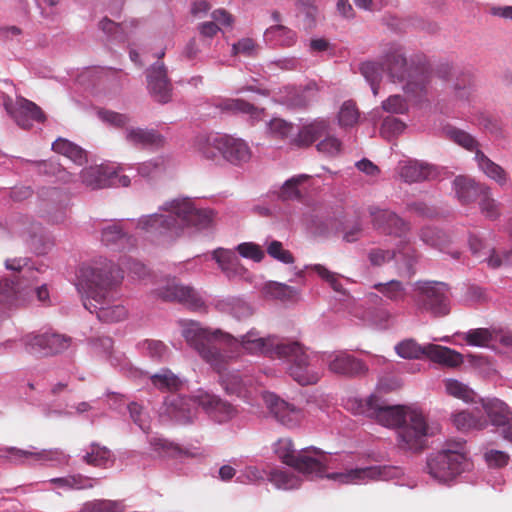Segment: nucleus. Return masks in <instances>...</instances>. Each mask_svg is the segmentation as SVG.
Returning a JSON list of instances; mask_svg holds the SVG:
<instances>
[{"label": "nucleus", "mask_w": 512, "mask_h": 512, "mask_svg": "<svg viewBox=\"0 0 512 512\" xmlns=\"http://www.w3.org/2000/svg\"><path fill=\"white\" fill-rule=\"evenodd\" d=\"M275 454L283 463L295 468L310 479L327 478L339 484H360L369 480H389L396 477L398 469L392 466H369L345 468L343 471L326 473L334 469V459L316 447H308L296 452L290 439H279L274 444Z\"/></svg>", "instance_id": "obj_1"}, {"label": "nucleus", "mask_w": 512, "mask_h": 512, "mask_svg": "<svg viewBox=\"0 0 512 512\" xmlns=\"http://www.w3.org/2000/svg\"><path fill=\"white\" fill-rule=\"evenodd\" d=\"M182 336L198 352L201 358L220 375V383L227 394L240 395L243 380L238 371H229L230 361L235 357L234 348L242 345V337L236 338L220 330L210 331L196 321H181Z\"/></svg>", "instance_id": "obj_2"}, {"label": "nucleus", "mask_w": 512, "mask_h": 512, "mask_svg": "<svg viewBox=\"0 0 512 512\" xmlns=\"http://www.w3.org/2000/svg\"><path fill=\"white\" fill-rule=\"evenodd\" d=\"M122 279V271L111 261L81 267L76 289L84 308L95 313L99 321L116 323L127 317V309L121 304H112L110 296Z\"/></svg>", "instance_id": "obj_3"}, {"label": "nucleus", "mask_w": 512, "mask_h": 512, "mask_svg": "<svg viewBox=\"0 0 512 512\" xmlns=\"http://www.w3.org/2000/svg\"><path fill=\"white\" fill-rule=\"evenodd\" d=\"M242 345L249 353L260 352L283 361L288 375L301 386L315 385L322 376L318 357L309 354L298 341L276 336L261 337L252 329L242 337Z\"/></svg>", "instance_id": "obj_4"}, {"label": "nucleus", "mask_w": 512, "mask_h": 512, "mask_svg": "<svg viewBox=\"0 0 512 512\" xmlns=\"http://www.w3.org/2000/svg\"><path fill=\"white\" fill-rule=\"evenodd\" d=\"M160 210L167 214L144 215L136 227L153 237L179 235L186 227L206 228L212 221V212L195 206L190 198H176L164 203Z\"/></svg>", "instance_id": "obj_5"}, {"label": "nucleus", "mask_w": 512, "mask_h": 512, "mask_svg": "<svg viewBox=\"0 0 512 512\" xmlns=\"http://www.w3.org/2000/svg\"><path fill=\"white\" fill-rule=\"evenodd\" d=\"M10 271L0 279V325L8 316V310L24 302L35 294L40 302L49 300V291L45 284L38 285L41 267H36L28 258H13L5 261Z\"/></svg>", "instance_id": "obj_6"}, {"label": "nucleus", "mask_w": 512, "mask_h": 512, "mask_svg": "<svg viewBox=\"0 0 512 512\" xmlns=\"http://www.w3.org/2000/svg\"><path fill=\"white\" fill-rule=\"evenodd\" d=\"M385 72L394 83H402L406 93L420 96L427 92L431 74L427 64L420 59L408 61L404 48L392 43L382 56Z\"/></svg>", "instance_id": "obj_7"}, {"label": "nucleus", "mask_w": 512, "mask_h": 512, "mask_svg": "<svg viewBox=\"0 0 512 512\" xmlns=\"http://www.w3.org/2000/svg\"><path fill=\"white\" fill-rule=\"evenodd\" d=\"M194 146L207 160H225L236 166L247 163L252 156L251 149L244 140L225 134H199L195 137Z\"/></svg>", "instance_id": "obj_8"}, {"label": "nucleus", "mask_w": 512, "mask_h": 512, "mask_svg": "<svg viewBox=\"0 0 512 512\" xmlns=\"http://www.w3.org/2000/svg\"><path fill=\"white\" fill-rule=\"evenodd\" d=\"M414 301L417 309L433 317H445L450 313L449 287L439 281H417Z\"/></svg>", "instance_id": "obj_9"}, {"label": "nucleus", "mask_w": 512, "mask_h": 512, "mask_svg": "<svg viewBox=\"0 0 512 512\" xmlns=\"http://www.w3.org/2000/svg\"><path fill=\"white\" fill-rule=\"evenodd\" d=\"M433 434L422 413L408 411V419L397 430L398 446L402 450L419 453L427 447L428 438Z\"/></svg>", "instance_id": "obj_10"}, {"label": "nucleus", "mask_w": 512, "mask_h": 512, "mask_svg": "<svg viewBox=\"0 0 512 512\" xmlns=\"http://www.w3.org/2000/svg\"><path fill=\"white\" fill-rule=\"evenodd\" d=\"M358 412L374 418L383 426L399 428L408 419V412L402 406H390L372 394L358 402Z\"/></svg>", "instance_id": "obj_11"}, {"label": "nucleus", "mask_w": 512, "mask_h": 512, "mask_svg": "<svg viewBox=\"0 0 512 512\" xmlns=\"http://www.w3.org/2000/svg\"><path fill=\"white\" fill-rule=\"evenodd\" d=\"M123 166L95 165L81 170V182L92 190L106 187H128L131 184L129 175H121Z\"/></svg>", "instance_id": "obj_12"}, {"label": "nucleus", "mask_w": 512, "mask_h": 512, "mask_svg": "<svg viewBox=\"0 0 512 512\" xmlns=\"http://www.w3.org/2000/svg\"><path fill=\"white\" fill-rule=\"evenodd\" d=\"M460 455L444 451L430 453L426 459V472L437 482L448 484L469 468L462 464Z\"/></svg>", "instance_id": "obj_13"}, {"label": "nucleus", "mask_w": 512, "mask_h": 512, "mask_svg": "<svg viewBox=\"0 0 512 512\" xmlns=\"http://www.w3.org/2000/svg\"><path fill=\"white\" fill-rule=\"evenodd\" d=\"M26 351L36 356H53L67 350L72 338L56 332L28 334L23 338Z\"/></svg>", "instance_id": "obj_14"}, {"label": "nucleus", "mask_w": 512, "mask_h": 512, "mask_svg": "<svg viewBox=\"0 0 512 512\" xmlns=\"http://www.w3.org/2000/svg\"><path fill=\"white\" fill-rule=\"evenodd\" d=\"M2 104L7 114L22 129H30L34 122H44L46 116L34 102L19 96L14 102L8 95L2 96Z\"/></svg>", "instance_id": "obj_15"}, {"label": "nucleus", "mask_w": 512, "mask_h": 512, "mask_svg": "<svg viewBox=\"0 0 512 512\" xmlns=\"http://www.w3.org/2000/svg\"><path fill=\"white\" fill-rule=\"evenodd\" d=\"M69 456L60 449H43L41 451L23 450L16 447L0 449V463L10 462L16 465L28 463L33 460L40 464L51 462L54 465L65 464Z\"/></svg>", "instance_id": "obj_16"}, {"label": "nucleus", "mask_w": 512, "mask_h": 512, "mask_svg": "<svg viewBox=\"0 0 512 512\" xmlns=\"http://www.w3.org/2000/svg\"><path fill=\"white\" fill-rule=\"evenodd\" d=\"M198 393L193 396L170 395L165 398L163 413L178 424L193 423L198 412Z\"/></svg>", "instance_id": "obj_17"}, {"label": "nucleus", "mask_w": 512, "mask_h": 512, "mask_svg": "<svg viewBox=\"0 0 512 512\" xmlns=\"http://www.w3.org/2000/svg\"><path fill=\"white\" fill-rule=\"evenodd\" d=\"M146 81L148 93L155 102L166 104L171 101L173 86L164 63L156 62L151 65L146 70Z\"/></svg>", "instance_id": "obj_18"}, {"label": "nucleus", "mask_w": 512, "mask_h": 512, "mask_svg": "<svg viewBox=\"0 0 512 512\" xmlns=\"http://www.w3.org/2000/svg\"><path fill=\"white\" fill-rule=\"evenodd\" d=\"M323 361L332 373L346 377L361 376L368 370L364 362L344 351L324 353Z\"/></svg>", "instance_id": "obj_19"}, {"label": "nucleus", "mask_w": 512, "mask_h": 512, "mask_svg": "<svg viewBox=\"0 0 512 512\" xmlns=\"http://www.w3.org/2000/svg\"><path fill=\"white\" fill-rule=\"evenodd\" d=\"M264 401L273 417L288 428L296 427L303 418L301 409L284 401L274 393L265 394Z\"/></svg>", "instance_id": "obj_20"}, {"label": "nucleus", "mask_w": 512, "mask_h": 512, "mask_svg": "<svg viewBox=\"0 0 512 512\" xmlns=\"http://www.w3.org/2000/svg\"><path fill=\"white\" fill-rule=\"evenodd\" d=\"M264 401L273 417L288 428L296 427L303 418L301 409L284 401L274 393L265 394Z\"/></svg>", "instance_id": "obj_21"}, {"label": "nucleus", "mask_w": 512, "mask_h": 512, "mask_svg": "<svg viewBox=\"0 0 512 512\" xmlns=\"http://www.w3.org/2000/svg\"><path fill=\"white\" fill-rule=\"evenodd\" d=\"M369 214L374 228L382 233L402 237L409 230V224L390 210L371 206Z\"/></svg>", "instance_id": "obj_22"}, {"label": "nucleus", "mask_w": 512, "mask_h": 512, "mask_svg": "<svg viewBox=\"0 0 512 512\" xmlns=\"http://www.w3.org/2000/svg\"><path fill=\"white\" fill-rule=\"evenodd\" d=\"M198 404L203 410L218 423L230 420L236 413L235 408L219 396L207 391H198Z\"/></svg>", "instance_id": "obj_23"}, {"label": "nucleus", "mask_w": 512, "mask_h": 512, "mask_svg": "<svg viewBox=\"0 0 512 512\" xmlns=\"http://www.w3.org/2000/svg\"><path fill=\"white\" fill-rule=\"evenodd\" d=\"M158 296L164 301H176L193 310H197L204 305V301L194 288L177 283L168 284L160 289Z\"/></svg>", "instance_id": "obj_24"}, {"label": "nucleus", "mask_w": 512, "mask_h": 512, "mask_svg": "<svg viewBox=\"0 0 512 512\" xmlns=\"http://www.w3.org/2000/svg\"><path fill=\"white\" fill-rule=\"evenodd\" d=\"M124 139L129 145L138 149H157L165 142L164 136L157 130L141 127H126Z\"/></svg>", "instance_id": "obj_25"}, {"label": "nucleus", "mask_w": 512, "mask_h": 512, "mask_svg": "<svg viewBox=\"0 0 512 512\" xmlns=\"http://www.w3.org/2000/svg\"><path fill=\"white\" fill-rule=\"evenodd\" d=\"M133 241L122 221H113L101 228V242L107 247L125 250L133 246Z\"/></svg>", "instance_id": "obj_26"}, {"label": "nucleus", "mask_w": 512, "mask_h": 512, "mask_svg": "<svg viewBox=\"0 0 512 512\" xmlns=\"http://www.w3.org/2000/svg\"><path fill=\"white\" fill-rule=\"evenodd\" d=\"M486 414L488 425L505 427L512 420L511 408L499 398H479Z\"/></svg>", "instance_id": "obj_27"}, {"label": "nucleus", "mask_w": 512, "mask_h": 512, "mask_svg": "<svg viewBox=\"0 0 512 512\" xmlns=\"http://www.w3.org/2000/svg\"><path fill=\"white\" fill-rule=\"evenodd\" d=\"M453 189L462 204L474 202L480 198L483 193L489 192L487 185L478 183L474 179L462 175L457 176L453 180Z\"/></svg>", "instance_id": "obj_28"}, {"label": "nucleus", "mask_w": 512, "mask_h": 512, "mask_svg": "<svg viewBox=\"0 0 512 512\" xmlns=\"http://www.w3.org/2000/svg\"><path fill=\"white\" fill-rule=\"evenodd\" d=\"M318 0H294L295 16L304 31L314 30L320 19Z\"/></svg>", "instance_id": "obj_29"}, {"label": "nucleus", "mask_w": 512, "mask_h": 512, "mask_svg": "<svg viewBox=\"0 0 512 512\" xmlns=\"http://www.w3.org/2000/svg\"><path fill=\"white\" fill-rule=\"evenodd\" d=\"M329 124L326 120H315L303 126L297 134L290 139V144L297 148L308 147L316 140L328 134Z\"/></svg>", "instance_id": "obj_30"}, {"label": "nucleus", "mask_w": 512, "mask_h": 512, "mask_svg": "<svg viewBox=\"0 0 512 512\" xmlns=\"http://www.w3.org/2000/svg\"><path fill=\"white\" fill-rule=\"evenodd\" d=\"M212 258L229 279L243 277L247 272L235 251L218 248L213 251Z\"/></svg>", "instance_id": "obj_31"}, {"label": "nucleus", "mask_w": 512, "mask_h": 512, "mask_svg": "<svg viewBox=\"0 0 512 512\" xmlns=\"http://www.w3.org/2000/svg\"><path fill=\"white\" fill-rule=\"evenodd\" d=\"M399 175L407 183H416L434 177L435 169L426 162L408 160L399 165Z\"/></svg>", "instance_id": "obj_32"}, {"label": "nucleus", "mask_w": 512, "mask_h": 512, "mask_svg": "<svg viewBox=\"0 0 512 512\" xmlns=\"http://www.w3.org/2000/svg\"><path fill=\"white\" fill-rule=\"evenodd\" d=\"M474 160L476 161L478 168L488 178L494 180L500 186L506 185L508 181V174L499 164L492 161L481 150H477L476 155H474Z\"/></svg>", "instance_id": "obj_33"}, {"label": "nucleus", "mask_w": 512, "mask_h": 512, "mask_svg": "<svg viewBox=\"0 0 512 512\" xmlns=\"http://www.w3.org/2000/svg\"><path fill=\"white\" fill-rule=\"evenodd\" d=\"M89 450L83 455L82 461L87 465L107 468L114 463V456L110 449L97 442H92Z\"/></svg>", "instance_id": "obj_34"}, {"label": "nucleus", "mask_w": 512, "mask_h": 512, "mask_svg": "<svg viewBox=\"0 0 512 512\" xmlns=\"http://www.w3.org/2000/svg\"><path fill=\"white\" fill-rule=\"evenodd\" d=\"M52 150L70 159L81 166L87 162V152L79 145L64 139L58 138L52 144Z\"/></svg>", "instance_id": "obj_35"}, {"label": "nucleus", "mask_w": 512, "mask_h": 512, "mask_svg": "<svg viewBox=\"0 0 512 512\" xmlns=\"http://www.w3.org/2000/svg\"><path fill=\"white\" fill-rule=\"evenodd\" d=\"M264 38L270 44L291 47L297 41V34L289 27L277 24L266 29Z\"/></svg>", "instance_id": "obj_36"}, {"label": "nucleus", "mask_w": 512, "mask_h": 512, "mask_svg": "<svg viewBox=\"0 0 512 512\" xmlns=\"http://www.w3.org/2000/svg\"><path fill=\"white\" fill-rule=\"evenodd\" d=\"M427 351L428 357L432 361L449 367H456L463 362V356L448 347L428 344Z\"/></svg>", "instance_id": "obj_37"}, {"label": "nucleus", "mask_w": 512, "mask_h": 512, "mask_svg": "<svg viewBox=\"0 0 512 512\" xmlns=\"http://www.w3.org/2000/svg\"><path fill=\"white\" fill-rule=\"evenodd\" d=\"M454 426L460 431L484 430L488 427V421L484 416L463 410L452 415Z\"/></svg>", "instance_id": "obj_38"}, {"label": "nucleus", "mask_w": 512, "mask_h": 512, "mask_svg": "<svg viewBox=\"0 0 512 512\" xmlns=\"http://www.w3.org/2000/svg\"><path fill=\"white\" fill-rule=\"evenodd\" d=\"M49 482L65 490L91 489L98 479H94L82 474L67 475L65 477L52 478Z\"/></svg>", "instance_id": "obj_39"}, {"label": "nucleus", "mask_w": 512, "mask_h": 512, "mask_svg": "<svg viewBox=\"0 0 512 512\" xmlns=\"http://www.w3.org/2000/svg\"><path fill=\"white\" fill-rule=\"evenodd\" d=\"M442 133L447 139L470 152H474L475 155L477 150H480L479 142L471 134L462 129L452 125H446L442 128Z\"/></svg>", "instance_id": "obj_40"}, {"label": "nucleus", "mask_w": 512, "mask_h": 512, "mask_svg": "<svg viewBox=\"0 0 512 512\" xmlns=\"http://www.w3.org/2000/svg\"><path fill=\"white\" fill-rule=\"evenodd\" d=\"M153 387L160 391H177L183 385L181 378L168 368H161L150 376Z\"/></svg>", "instance_id": "obj_41"}, {"label": "nucleus", "mask_w": 512, "mask_h": 512, "mask_svg": "<svg viewBox=\"0 0 512 512\" xmlns=\"http://www.w3.org/2000/svg\"><path fill=\"white\" fill-rule=\"evenodd\" d=\"M149 444L162 457H194L195 454L181 448L179 445L160 437H151Z\"/></svg>", "instance_id": "obj_42"}, {"label": "nucleus", "mask_w": 512, "mask_h": 512, "mask_svg": "<svg viewBox=\"0 0 512 512\" xmlns=\"http://www.w3.org/2000/svg\"><path fill=\"white\" fill-rule=\"evenodd\" d=\"M359 71L365 80L369 83L371 90L376 96L378 94L379 83L385 71L383 61H365L359 65Z\"/></svg>", "instance_id": "obj_43"}, {"label": "nucleus", "mask_w": 512, "mask_h": 512, "mask_svg": "<svg viewBox=\"0 0 512 512\" xmlns=\"http://www.w3.org/2000/svg\"><path fill=\"white\" fill-rule=\"evenodd\" d=\"M135 25V21L116 23L108 18H103L99 22V28L111 39L123 42L127 39L129 29Z\"/></svg>", "instance_id": "obj_44"}, {"label": "nucleus", "mask_w": 512, "mask_h": 512, "mask_svg": "<svg viewBox=\"0 0 512 512\" xmlns=\"http://www.w3.org/2000/svg\"><path fill=\"white\" fill-rule=\"evenodd\" d=\"M409 109L408 103L401 95H391L382 102L381 109H375L371 113L374 121L382 118V112L390 114H405Z\"/></svg>", "instance_id": "obj_45"}, {"label": "nucleus", "mask_w": 512, "mask_h": 512, "mask_svg": "<svg viewBox=\"0 0 512 512\" xmlns=\"http://www.w3.org/2000/svg\"><path fill=\"white\" fill-rule=\"evenodd\" d=\"M373 288L392 302L404 301L407 296V290L404 284L399 280L375 283Z\"/></svg>", "instance_id": "obj_46"}, {"label": "nucleus", "mask_w": 512, "mask_h": 512, "mask_svg": "<svg viewBox=\"0 0 512 512\" xmlns=\"http://www.w3.org/2000/svg\"><path fill=\"white\" fill-rule=\"evenodd\" d=\"M268 480L277 488L284 490L295 489L301 485V479L298 476L284 469L270 470Z\"/></svg>", "instance_id": "obj_47"}, {"label": "nucleus", "mask_w": 512, "mask_h": 512, "mask_svg": "<svg viewBox=\"0 0 512 512\" xmlns=\"http://www.w3.org/2000/svg\"><path fill=\"white\" fill-rule=\"evenodd\" d=\"M445 388L449 395L464 402L476 403L478 401V395L468 385L456 379H447L445 381Z\"/></svg>", "instance_id": "obj_48"}, {"label": "nucleus", "mask_w": 512, "mask_h": 512, "mask_svg": "<svg viewBox=\"0 0 512 512\" xmlns=\"http://www.w3.org/2000/svg\"><path fill=\"white\" fill-rule=\"evenodd\" d=\"M472 90V75L469 72L458 71L452 86L453 97L457 101L468 100Z\"/></svg>", "instance_id": "obj_49"}, {"label": "nucleus", "mask_w": 512, "mask_h": 512, "mask_svg": "<svg viewBox=\"0 0 512 512\" xmlns=\"http://www.w3.org/2000/svg\"><path fill=\"white\" fill-rule=\"evenodd\" d=\"M310 268L337 293L342 296H348V291L343 287L340 274L328 270L321 264L311 265Z\"/></svg>", "instance_id": "obj_50"}, {"label": "nucleus", "mask_w": 512, "mask_h": 512, "mask_svg": "<svg viewBox=\"0 0 512 512\" xmlns=\"http://www.w3.org/2000/svg\"><path fill=\"white\" fill-rule=\"evenodd\" d=\"M309 178L306 174H300L286 180L282 185L279 198L283 201L298 200L301 198L299 186Z\"/></svg>", "instance_id": "obj_51"}, {"label": "nucleus", "mask_w": 512, "mask_h": 512, "mask_svg": "<svg viewBox=\"0 0 512 512\" xmlns=\"http://www.w3.org/2000/svg\"><path fill=\"white\" fill-rule=\"evenodd\" d=\"M124 509L120 500L96 499L84 503L81 512H123Z\"/></svg>", "instance_id": "obj_52"}, {"label": "nucleus", "mask_w": 512, "mask_h": 512, "mask_svg": "<svg viewBox=\"0 0 512 512\" xmlns=\"http://www.w3.org/2000/svg\"><path fill=\"white\" fill-rule=\"evenodd\" d=\"M420 239L427 245L442 250L448 243V236L435 227H423L419 233Z\"/></svg>", "instance_id": "obj_53"}, {"label": "nucleus", "mask_w": 512, "mask_h": 512, "mask_svg": "<svg viewBox=\"0 0 512 512\" xmlns=\"http://www.w3.org/2000/svg\"><path fill=\"white\" fill-rule=\"evenodd\" d=\"M395 350L400 357L406 359L428 357L427 345L422 347L413 339L401 341L396 345Z\"/></svg>", "instance_id": "obj_54"}, {"label": "nucleus", "mask_w": 512, "mask_h": 512, "mask_svg": "<svg viewBox=\"0 0 512 512\" xmlns=\"http://www.w3.org/2000/svg\"><path fill=\"white\" fill-rule=\"evenodd\" d=\"M398 253L401 256L398 266L400 276L411 278L416 273V264L418 262L416 252L411 248H406L399 250Z\"/></svg>", "instance_id": "obj_55"}, {"label": "nucleus", "mask_w": 512, "mask_h": 512, "mask_svg": "<svg viewBox=\"0 0 512 512\" xmlns=\"http://www.w3.org/2000/svg\"><path fill=\"white\" fill-rule=\"evenodd\" d=\"M359 119V111L356 107V104L351 101H345L338 113V122L341 127H352L354 126Z\"/></svg>", "instance_id": "obj_56"}, {"label": "nucleus", "mask_w": 512, "mask_h": 512, "mask_svg": "<svg viewBox=\"0 0 512 512\" xmlns=\"http://www.w3.org/2000/svg\"><path fill=\"white\" fill-rule=\"evenodd\" d=\"M480 261L486 262L492 269L500 268L503 265H512V248L500 255L495 248L490 247Z\"/></svg>", "instance_id": "obj_57"}, {"label": "nucleus", "mask_w": 512, "mask_h": 512, "mask_svg": "<svg viewBox=\"0 0 512 512\" xmlns=\"http://www.w3.org/2000/svg\"><path fill=\"white\" fill-rule=\"evenodd\" d=\"M224 109L230 110L233 112L249 114L254 119H258L264 111L263 109H260L243 99L228 100L224 104Z\"/></svg>", "instance_id": "obj_58"}, {"label": "nucleus", "mask_w": 512, "mask_h": 512, "mask_svg": "<svg viewBox=\"0 0 512 512\" xmlns=\"http://www.w3.org/2000/svg\"><path fill=\"white\" fill-rule=\"evenodd\" d=\"M458 335L471 346H485L492 340V334L489 329L486 328L471 329L467 332L459 333Z\"/></svg>", "instance_id": "obj_59"}, {"label": "nucleus", "mask_w": 512, "mask_h": 512, "mask_svg": "<svg viewBox=\"0 0 512 512\" xmlns=\"http://www.w3.org/2000/svg\"><path fill=\"white\" fill-rule=\"evenodd\" d=\"M397 252L379 247L371 248L367 252V259L371 266L381 267L396 258Z\"/></svg>", "instance_id": "obj_60"}, {"label": "nucleus", "mask_w": 512, "mask_h": 512, "mask_svg": "<svg viewBox=\"0 0 512 512\" xmlns=\"http://www.w3.org/2000/svg\"><path fill=\"white\" fill-rule=\"evenodd\" d=\"M405 128L406 125L403 121L396 117L387 116L382 120L380 133L383 137L390 139L401 134Z\"/></svg>", "instance_id": "obj_61"}, {"label": "nucleus", "mask_w": 512, "mask_h": 512, "mask_svg": "<svg viewBox=\"0 0 512 512\" xmlns=\"http://www.w3.org/2000/svg\"><path fill=\"white\" fill-rule=\"evenodd\" d=\"M142 346L147 355L154 360L163 361L169 356V348L160 340H145Z\"/></svg>", "instance_id": "obj_62"}, {"label": "nucleus", "mask_w": 512, "mask_h": 512, "mask_svg": "<svg viewBox=\"0 0 512 512\" xmlns=\"http://www.w3.org/2000/svg\"><path fill=\"white\" fill-rule=\"evenodd\" d=\"M441 450L450 456L451 455H460L462 457V459L460 460L462 462V464L468 468L470 467V462L467 457L468 450H467V445H466L465 440H463V439L447 440L443 449H441Z\"/></svg>", "instance_id": "obj_63"}, {"label": "nucleus", "mask_w": 512, "mask_h": 512, "mask_svg": "<svg viewBox=\"0 0 512 512\" xmlns=\"http://www.w3.org/2000/svg\"><path fill=\"white\" fill-rule=\"evenodd\" d=\"M97 115L103 122L116 128H126V125L130 122V117L127 114L111 110L100 109Z\"/></svg>", "instance_id": "obj_64"}]
</instances>
